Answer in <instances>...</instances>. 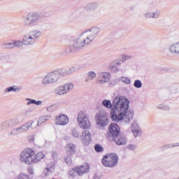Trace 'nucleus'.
Returning <instances> with one entry per match:
<instances>
[{
	"instance_id": "44",
	"label": "nucleus",
	"mask_w": 179,
	"mask_h": 179,
	"mask_svg": "<svg viewBox=\"0 0 179 179\" xmlns=\"http://www.w3.org/2000/svg\"><path fill=\"white\" fill-rule=\"evenodd\" d=\"M127 149L134 152V150H136V145L134 144H129V145H127Z\"/></svg>"
},
{
	"instance_id": "2",
	"label": "nucleus",
	"mask_w": 179,
	"mask_h": 179,
	"mask_svg": "<svg viewBox=\"0 0 179 179\" xmlns=\"http://www.w3.org/2000/svg\"><path fill=\"white\" fill-rule=\"evenodd\" d=\"M100 31L101 29L99 27H93L83 32L78 38L71 42L69 46V52H78L87 45H90L96 40V38L99 37Z\"/></svg>"
},
{
	"instance_id": "7",
	"label": "nucleus",
	"mask_w": 179,
	"mask_h": 179,
	"mask_svg": "<svg viewBox=\"0 0 179 179\" xmlns=\"http://www.w3.org/2000/svg\"><path fill=\"white\" fill-rule=\"evenodd\" d=\"M77 122L82 129H90L92 124L89 116L85 111H80L78 114Z\"/></svg>"
},
{
	"instance_id": "25",
	"label": "nucleus",
	"mask_w": 179,
	"mask_h": 179,
	"mask_svg": "<svg viewBox=\"0 0 179 179\" xmlns=\"http://www.w3.org/2000/svg\"><path fill=\"white\" fill-rule=\"evenodd\" d=\"M27 101V106H30V104H36V106H41L43 104L42 101H36L35 99H31L30 98H27L25 99Z\"/></svg>"
},
{
	"instance_id": "15",
	"label": "nucleus",
	"mask_w": 179,
	"mask_h": 179,
	"mask_svg": "<svg viewBox=\"0 0 179 179\" xmlns=\"http://www.w3.org/2000/svg\"><path fill=\"white\" fill-rule=\"evenodd\" d=\"M98 79L99 83H107L111 79V74L108 72H101L98 73Z\"/></svg>"
},
{
	"instance_id": "18",
	"label": "nucleus",
	"mask_w": 179,
	"mask_h": 179,
	"mask_svg": "<svg viewBox=\"0 0 179 179\" xmlns=\"http://www.w3.org/2000/svg\"><path fill=\"white\" fill-rule=\"evenodd\" d=\"M117 145H127V137L122 134H118L114 138H112Z\"/></svg>"
},
{
	"instance_id": "19",
	"label": "nucleus",
	"mask_w": 179,
	"mask_h": 179,
	"mask_svg": "<svg viewBox=\"0 0 179 179\" xmlns=\"http://www.w3.org/2000/svg\"><path fill=\"white\" fill-rule=\"evenodd\" d=\"M97 78V75L94 71H90L87 73V78H85L86 83H91Z\"/></svg>"
},
{
	"instance_id": "22",
	"label": "nucleus",
	"mask_w": 179,
	"mask_h": 179,
	"mask_svg": "<svg viewBox=\"0 0 179 179\" xmlns=\"http://www.w3.org/2000/svg\"><path fill=\"white\" fill-rule=\"evenodd\" d=\"M171 54H179V42L173 43L169 46Z\"/></svg>"
},
{
	"instance_id": "11",
	"label": "nucleus",
	"mask_w": 179,
	"mask_h": 179,
	"mask_svg": "<svg viewBox=\"0 0 179 179\" xmlns=\"http://www.w3.org/2000/svg\"><path fill=\"white\" fill-rule=\"evenodd\" d=\"M120 132H121L120 126L115 123H113L109 126V131L106 134V138H108L109 141H112L114 138L120 135Z\"/></svg>"
},
{
	"instance_id": "26",
	"label": "nucleus",
	"mask_w": 179,
	"mask_h": 179,
	"mask_svg": "<svg viewBox=\"0 0 179 179\" xmlns=\"http://www.w3.org/2000/svg\"><path fill=\"white\" fill-rule=\"evenodd\" d=\"M15 179H33L30 175L24 173H20L18 174Z\"/></svg>"
},
{
	"instance_id": "30",
	"label": "nucleus",
	"mask_w": 179,
	"mask_h": 179,
	"mask_svg": "<svg viewBox=\"0 0 179 179\" xmlns=\"http://www.w3.org/2000/svg\"><path fill=\"white\" fill-rule=\"evenodd\" d=\"M19 134H22V129H20V127L12 129L10 135H13V136H16V135H19Z\"/></svg>"
},
{
	"instance_id": "43",
	"label": "nucleus",
	"mask_w": 179,
	"mask_h": 179,
	"mask_svg": "<svg viewBox=\"0 0 179 179\" xmlns=\"http://www.w3.org/2000/svg\"><path fill=\"white\" fill-rule=\"evenodd\" d=\"M71 135L74 136V138H79V131H78L76 129H72Z\"/></svg>"
},
{
	"instance_id": "34",
	"label": "nucleus",
	"mask_w": 179,
	"mask_h": 179,
	"mask_svg": "<svg viewBox=\"0 0 179 179\" xmlns=\"http://www.w3.org/2000/svg\"><path fill=\"white\" fill-rule=\"evenodd\" d=\"M58 108V106L56 104L48 106L46 110L48 113H54Z\"/></svg>"
},
{
	"instance_id": "56",
	"label": "nucleus",
	"mask_w": 179,
	"mask_h": 179,
	"mask_svg": "<svg viewBox=\"0 0 179 179\" xmlns=\"http://www.w3.org/2000/svg\"><path fill=\"white\" fill-rule=\"evenodd\" d=\"M117 65H121V63L120 62H117Z\"/></svg>"
},
{
	"instance_id": "46",
	"label": "nucleus",
	"mask_w": 179,
	"mask_h": 179,
	"mask_svg": "<svg viewBox=\"0 0 179 179\" xmlns=\"http://www.w3.org/2000/svg\"><path fill=\"white\" fill-rule=\"evenodd\" d=\"M160 16V12L155 11L152 13V18L153 19H158V17Z\"/></svg>"
},
{
	"instance_id": "48",
	"label": "nucleus",
	"mask_w": 179,
	"mask_h": 179,
	"mask_svg": "<svg viewBox=\"0 0 179 179\" xmlns=\"http://www.w3.org/2000/svg\"><path fill=\"white\" fill-rule=\"evenodd\" d=\"M117 85V80H113L109 83L110 87H113V86H115Z\"/></svg>"
},
{
	"instance_id": "36",
	"label": "nucleus",
	"mask_w": 179,
	"mask_h": 179,
	"mask_svg": "<svg viewBox=\"0 0 179 179\" xmlns=\"http://www.w3.org/2000/svg\"><path fill=\"white\" fill-rule=\"evenodd\" d=\"M133 56L129 55H122V62H125V61H129V59H132Z\"/></svg>"
},
{
	"instance_id": "33",
	"label": "nucleus",
	"mask_w": 179,
	"mask_h": 179,
	"mask_svg": "<svg viewBox=\"0 0 179 179\" xmlns=\"http://www.w3.org/2000/svg\"><path fill=\"white\" fill-rule=\"evenodd\" d=\"M157 108L159 110H163L164 111H169V110H170V107L168 105H165L164 103L158 105Z\"/></svg>"
},
{
	"instance_id": "41",
	"label": "nucleus",
	"mask_w": 179,
	"mask_h": 179,
	"mask_svg": "<svg viewBox=\"0 0 179 179\" xmlns=\"http://www.w3.org/2000/svg\"><path fill=\"white\" fill-rule=\"evenodd\" d=\"M67 71L68 75H71V73H74V72H76V67L71 66L70 68L66 69Z\"/></svg>"
},
{
	"instance_id": "45",
	"label": "nucleus",
	"mask_w": 179,
	"mask_h": 179,
	"mask_svg": "<svg viewBox=\"0 0 179 179\" xmlns=\"http://www.w3.org/2000/svg\"><path fill=\"white\" fill-rule=\"evenodd\" d=\"M153 13L152 12H148L144 13V17L146 19H150V17H152Z\"/></svg>"
},
{
	"instance_id": "37",
	"label": "nucleus",
	"mask_w": 179,
	"mask_h": 179,
	"mask_svg": "<svg viewBox=\"0 0 179 179\" xmlns=\"http://www.w3.org/2000/svg\"><path fill=\"white\" fill-rule=\"evenodd\" d=\"M45 171L48 173H52L54 171V164L52 162L50 163L47 167Z\"/></svg>"
},
{
	"instance_id": "21",
	"label": "nucleus",
	"mask_w": 179,
	"mask_h": 179,
	"mask_svg": "<svg viewBox=\"0 0 179 179\" xmlns=\"http://www.w3.org/2000/svg\"><path fill=\"white\" fill-rule=\"evenodd\" d=\"M50 118L51 115H45L40 117L38 120L37 127H41V125H43V124L47 122V121H50Z\"/></svg>"
},
{
	"instance_id": "40",
	"label": "nucleus",
	"mask_w": 179,
	"mask_h": 179,
	"mask_svg": "<svg viewBox=\"0 0 179 179\" xmlns=\"http://www.w3.org/2000/svg\"><path fill=\"white\" fill-rule=\"evenodd\" d=\"M171 148H176V145H174V144H167L160 147V149L162 150H166V149H170Z\"/></svg>"
},
{
	"instance_id": "42",
	"label": "nucleus",
	"mask_w": 179,
	"mask_h": 179,
	"mask_svg": "<svg viewBox=\"0 0 179 179\" xmlns=\"http://www.w3.org/2000/svg\"><path fill=\"white\" fill-rule=\"evenodd\" d=\"M94 149L96 150V152H97L98 153H100L101 152H103V150H104V149L103 148V146L96 144L94 147Z\"/></svg>"
},
{
	"instance_id": "1",
	"label": "nucleus",
	"mask_w": 179,
	"mask_h": 179,
	"mask_svg": "<svg viewBox=\"0 0 179 179\" xmlns=\"http://www.w3.org/2000/svg\"><path fill=\"white\" fill-rule=\"evenodd\" d=\"M110 110V118L115 122L124 120L126 124H129L134 119V112L129 110V101L124 96H116L113 101Z\"/></svg>"
},
{
	"instance_id": "13",
	"label": "nucleus",
	"mask_w": 179,
	"mask_h": 179,
	"mask_svg": "<svg viewBox=\"0 0 179 179\" xmlns=\"http://www.w3.org/2000/svg\"><path fill=\"white\" fill-rule=\"evenodd\" d=\"M55 122L56 125L65 127V125H67V124L69 123V117H68V115L65 114H62L60 115L56 116Z\"/></svg>"
},
{
	"instance_id": "50",
	"label": "nucleus",
	"mask_w": 179,
	"mask_h": 179,
	"mask_svg": "<svg viewBox=\"0 0 179 179\" xmlns=\"http://www.w3.org/2000/svg\"><path fill=\"white\" fill-rule=\"evenodd\" d=\"M52 156L53 159H57V157H58V154L55 152H53L52 153Z\"/></svg>"
},
{
	"instance_id": "55",
	"label": "nucleus",
	"mask_w": 179,
	"mask_h": 179,
	"mask_svg": "<svg viewBox=\"0 0 179 179\" xmlns=\"http://www.w3.org/2000/svg\"><path fill=\"white\" fill-rule=\"evenodd\" d=\"M130 9H131V10H134V7H131Z\"/></svg>"
},
{
	"instance_id": "9",
	"label": "nucleus",
	"mask_w": 179,
	"mask_h": 179,
	"mask_svg": "<svg viewBox=\"0 0 179 179\" xmlns=\"http://www.w3.org/2000/svg\"><path fill=\"white\" fill-rule=\"evenodd\" d=\"M108 113L104 110H101L98 112L95 116V121L96 125L101 127V128H104V127H107L108 125Z\"/></svg>"
},
{
	"instance_id": "57",
	"label": "nucleus",
	"mask_w": 179,
	"mask_h": 179,
	"mask_svg": "<svg viewBox=\"0 0 179 179\" xmlns=\"http://www.w3.org/2000/svg\"><path fill=\"white\" fill-rule=\"evenodd\" d=\"M0 1H3V0H0Z\"/></svg>"
},
{
	"instance_id": "6",
	"label": "nucleus",
	"mask_w": 179,
	"mask_h": 179,
	"mask_svg": "<svg viewBox=\"0 0 179 179\" xmlns=\"http://www.w3.org/2000/svg\"><path fill=\"white\" fill-rule=\"evenodd\" d=\"M101 162L105 167L113 169L118 164V155L115 153L107 154L103 157Z\"/></svg>"
},
{
	"instance_id": "16",
	"label": "nucleus",
	"mask_w": 179,
	"mask_h": 179,
	"mask_svg": "<svg viewBox=\"0 0 179 179\" xmlns=\"http://www.w3.org/2000/svg\"><path fill=\"white\" fill-rule=\"evenodd\" d=\"M131 132L135 138L141 136L142 135V129L138 125V122L134 121L131 126Z\"/></svg>"
},
{
	"instance_id": "52",
	"label": "nucleus",
	"mask_w": 179,
	"mask_h": 179,
	"mask_svg": "<svg viewBox=\"0 0 179 179\" xmlns=\"http://www.w3.org/2000/svg\"><path fill=\"white\" fill-rule=\"evenodd\" d=\"M179 90H178V88L176 87V88H173V91H172V93H178Z\"/></svg>"
},
{
	"instance_id": "54",
	"label": "nucleus",
	"mask_w": 179,
	"mask_h": 179,
	"mask_svg": "<svg viewBox=\"0 0 179 179\" xmlns=\"http://www.w3.org/2000/svg\"><path fill=\"white\" fill-rule=\"evenodd\" d=\"M174 146H175V148L177 147V146H179V143H175V144H174Z\"/></svg>"
},
{
	"instance_id": "4",
	"label": "nucleus",
	"mask_w": 179,
	"mask_h": 179,
	"mask_svg": "<svg viewBox=\"0 0 179 179\" xmlns=\"http://www.w3.org/2000/svg\"><path fill=\"white\" fill-rule=\"evenodd\" d=\"M43 32L38 29H34L28 31L22 37V47L23 45L30 46L34 45L37 43V40L41 37Z\"/></svg>"
},
{
	"instance_id": "14",
	"label": "nucleus",
	"mask_w": 179,
	"mask_h": 179,
	"mask_svg": "<svg viewBox=\"0 0 179 179\" xmlns=\"http://www.w3.org/2000/svg\"><path fill=\"white\" fill-rule=\"evenodd\" d=\"M3 48L10 49V48H20L22 47V41H12L11 42L4 43L2 44Z\"/></svg>"
},
{
	"instance_id": "12",
	"label": "nucleus",
	"mask_w": 179,
	"mask_h": 179,
	"mask_svg": "<svg viewBox=\"0 0 179 179\" xmlns=\"http://www.w3.org/2000/svg\"><path fill=\"white\" fill-rule=\"evenodd\" d=\"M90 169V167L89 166V164H85L84 165L77 166L74 169L70 171V176H73V173H76L78 176H83L85 173H87L89 171Z\"/></svg>"
},
{
	"instance_id": "17",
	"label": "nucleus",
	"mask_w": 179,
	"mask_h": 179,
	"mask_svg": "<svg viewBox=\"0 0 179 179\" xmlns=\"http://www.w3.org/2000/svg\"><path fill=\"white\" fill-rule=\"evenodd\" d=\"M83 143L89 145L92 141V133L89 130H84L80 136Z\"/></svg>"
},
{
	"instance_id": "29",
	"label": "nucleus",
	"mask_w": 179,
	"mask_h": 179,
	"mask_svg": "<svg viewBox=\"0 0 179 179\" xmlns=\"http://www.w3.org/2000/svg\"><path fill=\"white\" fill-rule=\"evenodd\" d=\"M1 128L2 131H6V129H9V128H12V127L10 126V123L9 122V120H6L3 122L1 124Z\"/></svg>"
},
{
	"instance_id": "24",
	"label": "nucleus",
	"mask_w": 179,
	"mask_h": 179,
	"mask_svg": "<svg viewBox=\"0 0 179 179\" xmlns=\"http://www.w3.org/2000/svg\"><path fill=\"white\" fill-rule=\"evenodd\" d=\"M75 149H76V146L73 144H68L66 146V150L68 155H75Z\"/></svg>"
},
{
	"instance_id": "8",
	"label": "nucleus",
	"mask_w": 179,
	"mask_h": 179,
	"mask_svg": "<svg viewBox=\"0 0 179 179\" xmlns=\"http://www.w3.org/2000/svg\"><path fill=\"white\" fill-rule=\"evenodd\" d=\"M59 80V71L55 70L53 71L49 72L44 76L41 80V83L43 85H52L57 83Z\"/></svg>"
},
{
	"instance_id": "31",
	"label": "nucleus",
	"mask_w": 179,
	"mask_h": 179,
	"mask_svg": "<svg viewBox=\"0 0 179 179\" xmlns=\"http://www.w3.org/2000/svg\"><path fill=\"white\" fill-rule=\"evenodd\" d=\"M64 162L68 164V166H71L72 164V155L69 154L64 157Z\"/></svg>"
},
{
	"instance_id": "20",
	"label": "nucleus",
	"mask_w": 179,
	"mask_h": 179,
	"mask_svg": "<svg viewBox=\"0 0 179 179\" xmlns=\"http://www.w3.org/2000/svg\"><path fill=\"white\" fill-rule=\"evenodd\" d=\"M34 123V121L30 120L27 123L23 124L20 127L21 129V132L23 134V132H27L33 127V124Z\"/></svg>"
},
{
	"instance_id": "38",
	"label": "nucleus",
	"mask_w": 179,
	"mask_h": 179,
	"mask_svg": "<svg viewBox=\"0 0 179 179\" xmlns=\"http://www.w3.org/2000/svg\"><path fill=\"white\" fill-rule=\"evenodd\" d=\"M134 87H136V89H141L142 87V81L140 80H136L134 83Z\"/></svg>"
},
{
	"instance_id": "5",
	"label": "nucleus",
	"mask_w": 179,
	"mask_h": 179,
	"mask_svg": "<svg viewBox=\"0 0 179 179\" xmlns=\"http://www.w3.org/2000/svg\"><path fill=\"white\" fill-rule=\"evenodd\" d=\"M41 17L36 12L29 13L22 17V24L24 26H38Z\"/></svg>"
},
{
	"instance_id": "49",
	"label": "nucleus",
	"mask_w": 179,
	"mask_h": 179,
	"mask_svg": "<svg viewBox=\"0 0 179 179\" xmlns=\"http://www.w3.org/2000/svg\"><path fill=\"white\" fill-rule=\"evenodd\" d=\"M28 140L29 141V142H34V136H29L28 137Z\"/></svg>"
},
{
	"instance_id": "10",
	"label": "nucleus",
	"mask_w": 179,
	"mask_h": 179,
	"mask_svg": "<svg viewBox=\"0 0 179 179\" xmlns=\"http://www.w3.org/2000/svg\"><path fill=\"white\" fill-rule=\"evenodd\" d=\"M73 87H75L73 83H67L64 85L57 87L55 90V94H57V96H65V94H68L71 90H73Z\"/></svg>"
},
{
	"instance_id": "3",
	"label": "nucleus",
	"mask_w": 179,
	"mask_h": 179,
	"mask_svg": "<svg viewBox=\"0 0 179 179\" xmlns=\"http://www.w3.org/2000/svg\"><path fill=\"white\" fill-rule=\"evenodd\" d=\"M45 157V154H44V152H38L36 154V152H34L33 149L27 148L21 152L20 160L22 163L30 166L31 164H37V163H40V162Z\"/></svg>"
},
{
	"instance_id": "23",
	"label": "nucleus",
	"mask_w": 179,
	"mask_h": 179,
	"mask_svg": "<svg viewBox=\"0 0 179 179\" xmlns=\"http://www.w3.org/2000/svg\"><path fill=\"white\" fill-rule=\"evenodd\" d=\"M97 8H99V4L97 3H90L85 6V10H87V12H93V10H96Z\"/></svg>"
},
{
	"instance_id": "32",
	"label": "nucleus",
	"mask_w": 179,
	"mask_h": 179,
	"mask_svg": "<svg viewBox=\"0 0 179 179\" xmlns=\"http://www.w3.org/2000/svg\"><path fill=\"white\" fill-rule=\"evenodd\" d=\"M102 106L106 107V108H112L113 104H111V101L105 99L102 101Z\"/></svg>"
},
{
	"instance_id": "28",
	"label": "nucleus",
	"mask_w": 179,
	"mask_h": 179,
	"mask_svg": "<svg viewBox=\"0 0 179 179\" xmlns=\"http://www.w3.org/2000/svg\"><path fill=\"white\" fill-rule=\"evenodd\" d=\"M10 92H20V88L14 85L12 87H9L5 90L6 93H9Z\"/></svg>"
},
{
	"instance_id": "35",
	"label": "nucleus",
	"mask_w": 179,
	"mask_h": 179,
	"mask_svg": "<svg viewBox=\"0 0 179 179\" xmlns=\"http://www.w3.org/2000/svg\"><path fill=\"white\" fill-rule=\"evenodd\" d=\"M58 71H59V76L65 77V76H68L69 75L66 69H62L61 70H58Z\"/></svg>"
},
{
	"instance_id": "51",
	"label": "nucleus",
	"mask_w": 179,
	"mask_h": 179,
	"mask_svg": "<svg viewBox=\"0 0 179 179\" xmlns=\"http://www.w3.org/2000/svg\"><path fill=\"white\" fill-rule=\"evenodd\" d=\"M28 171H29V174H31V176H33V174H34V171H33V169H31V168L28 169Z\"/></svg>"
},
{
	"instance_id": "27",
	"label": "nucleus",
	"mask_w": 179,
	"mask_h": 179,
	"mask_svg": "<svg viewBox=\"0 0 179 179\" xmlns=\"http://www.w3.org/2000/svg\"><path fill=\"white\" fill-rule=\"evenodd\" d=\"M8 122H10V125L11 128H13V127H16L17 124H19V117H13V119L8 120Z\"/></svg>"
},
{
	"instance_id": "39",
	"label": "nucleus",
	"mask_w": 179,
	"mask_h": 179,
	"mask_svg": "<svg viewBox=\"0 0 179 179\" xmlns=\"http://www.w3.org/2000/svg\"><path fill=\"white\" fill-rule=\"evenodd\" d=\"M120 80L121 82H123L124 83H126V85H131V79H129L127 77H121L120 78Z\"/></svg>"
},
{
	"instance_id": "53",
	"label": "nucleus",
	"mask_w": 179,
	"mask_h": 179,
	"mask_svg": "<svg viewBox=\"0 0 179 179\" xmlns=\"http://www.w3.org/2000/svg\"><path fill=\"white\" fill-rule=\"evenodd\" d=\"M92 179H100V176H99L97 174H95Z\"/></svg>"
},
{
	"instance_id": "47",
	"label": "nucleus",
	"mask_w": 179,
	"mask_h": 179,
	"mask_svg": "<svg viewBox=\"0 0 179 179\" xmlns=\"http://www.w3.org/2000/svg\"><path fill=\"white\" fill-rule=\"evenodd\" d=\"M111 71H113V72H118V67L115 65H111L110 66Z\"/></svg>"
}]
</instances>
